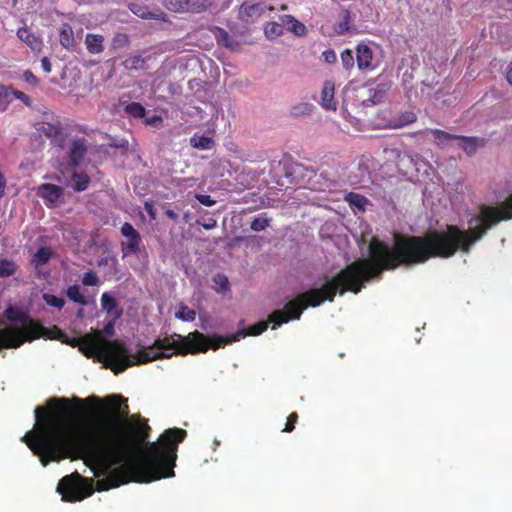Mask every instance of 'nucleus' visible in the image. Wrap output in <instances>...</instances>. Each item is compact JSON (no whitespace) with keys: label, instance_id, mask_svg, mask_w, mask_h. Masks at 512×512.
Listing matches in <instances>:
<instances>
[{"label":"nucleus","instance_id":"obj_23","mask_svg":"<svg viewBox=\"0 0 512 512\" xmlns=\"http://www.w3.org/2000/svg\"><path fill=\"white\" fill-rule=\"evenodd\" d=\"M213 144H214L213 138L205 136V135L194 134L190 138V145L193 148L206 150V149H211Z\"/></svg>","mask_w":512,"mask_h":512},{"label":"nucleus","instance_id":"obj_36","mask_svg":"<svg viewBox=\"0 0 512 512\" xmlns=\"http://www.w3.org/2000/svg\"><path fill=\"white\" fill-rule=\"evenodd\" d=\"M126 113L134 118H143L146 114L145 108L138 102H131L125 107Z\"/></svg>","mask_w":512,"mask_h":512},{"label":"nucleus","instance_id":"obj_10","mask_svg":"<svg viewBox=\"0 0 512 512\" xmlns=\"http://www.w3.org/2000/svg\"><path fill=\"white\" fill-rule=\"evenodd\" d=\"M264 8L260 3L242 4L239 10L240 19L246 23H253L263 14Z\"/></svg>","mask_w":512,"mask_h":512},{"label":"nucleus","instance_id":"obj_15","mask_svg":"<svg viewBox=\"0 0 512 512\" xmlns=\"http://www.w3.org/2000/svg\"><path fill=\"white\" fill-rule=\"evenodd\" d=\"M335 86L332 81H326L321 91V105L326 110H336V101L334 100Z\"/></svg>","mask_w":512,"mask_h":512},{"label":"nucleus","instance_id":"obj_38","mask_svg":"<svg viewBox=\"0 0 512 512\" xmlns=\"http://www.w3.org/2000/svg\"><path fill=\"white\" fill-rule=\"evenodd\" d=\"M42 298L46 302V304L51 307L62 309L65 305V300L62 297H58L53 294L44 293L42 295Z\"/></svg>","mask_w":512,"mask_h":512},{"label":"nucleus","instance_id":"obj_43","mask_svg":"<svg viewBox=\"0 0 512 512\" xmlns=\"http://www.w3.org/2000/svg\"><path fill=\"white\" fill-rule=\"evenodd\" d=\"M82 283L85 286H96L99 284V277L93 271H88L84 273L82 277Z\"/></svg>","mask_w":512,"mask_h":512},{"label":"nucleus","instance_id":"obj_8","mask_svg":"<svg viewBox=\"0 0 512 512\" xmlns=\"http://www.w3.org/2000/svg\"><path fill=\"white\" fill-rule=\"evenodd\" d=\"M121 234L128 238L126 244L122 243V252L126 255H137L140 252L142 237L129 222H125L120 228Z\"/></svg>","mask_w":512,"mask_h":512},{"label":"nucleus","instance_id":"obj_7","mask_svg":"<svg viewBox=\"0 0 512 512\" xmlns=\"http://www.w3.org/2000/svg\"><path fill=\"white\" fill-rule=\"evenodd\" d=\"M285 177L288 183L294 186H306L310 184V180L316 175L312 168L301 163H292L285 167Z\"/></svg>","mask_w":512,"mask_h":512},{"label":"nucleus","instance_id":"obj_4","mask_svg":"<svg viewBox=\"0 0 512 512\" xmlns=\"http://www.w3.org/2000/svg\"><path fill=\"white\" fill-rule=\"evenodd\" d=\"M3 316L10 322L20 323L22 327L0 329V350L19 348L25 342H32L49 334L42 324L29 316L28 311L9 305Z\"/></svg>","mask_w":512,"mask_h":512},{"label":"nucleus","instance_id":"obj_35","mask_svg":"<svg viewBox=\"0 0 512 512\" xmlns=\"http://www.w3.org/2000/svg\"><path fill=\"white\" fill-rule=\"evenodd\" d=\"M163 5L174 13H184L187 10L185 0H163Z\"/></svg>","mask_w":512,"mask_h":512},{"label":"nucleus","instance_id":"obj_6","mask_svg":"<svg viewBox=\"0 0 512 512\" xmlns=\"http://www.w3.org/2000/svg\"><path fill=\"white\" fill-rule=\"evenodd\" d=\"M85 479L77 472L64 476L58 483L57 491L66 502H76L92 495V490L84 483Z\"/></svg>","mask_w":512,"mask_h":512},{"label":"nucleus","instance_id":"obj_5","mask_svg":"<svg viewBox=\"0 0 512 512\" xmlns=\"http://www.w3.org/2000/svg\"><path fill=\"white\" fill-rule=\"evenodd\" d=\"M512 219V194L500 204L499 207H494L490 205H481L479 207V213L475 217V221L478 224L475 226V230L480 226L490 225L488 228H485V234L492 227L497 225L503 220Z\"/></svg>","mask_w":512,"mask_h":512},{"label":"nucleus","instance_id":"obj_39","mask_svg":"<svg viewBox=\"0 0 512 512\" xmlns=\"http://www.w3.org/2000/svg\"><path fill=\"white\" fill-rule=\"evenodd\" d=\"M213 282L216 285L215 290L218 293H223L229 289L228 278L223 274H217L213 278Z\"/></svg>","mask_w":512,"mask_h":512},{"label":"nucleus","instance_id":"obj_49","mask_svg":"<svg viewBox=\"0 0 512 512\" xmlns=\"http://www.w3.org/2000/svg\"><path fill=\"white\" fill-rule=\"evenodd\" d=\"M144 209L152 220L156 219V210L152 202H145Z\"/></svg>","mask_w":512,"mask_h":512},{"label":"nucleus","instance_id":"obj_12","mask_svg":"<svg viewBox=\"0 0 512 512\" xmlns=\"http://www.w3.org/2000/svg\"><path fill=\"white\" fill-rule=\"evenodd\" d=\"M87 153V147L82 139H76L72 142L69 150V165L77 167Z\"/></svg>","mask_w":512,"mask_h":512},{"label":"nucleus","instance_id":"obj_58","mask_svg":"<svg viewBox=\"0 0 512 512\" xmlns=\"http://www.w3.org/2000/svg\"><path fill=\"white\" fill-rule=\"evenodd\" d=\"M53 330L57 331V332H60V330L58 329V327H54Z\"/></svg>","mask_w":512,"mask_h":512},{"label":"nucleus","instance_id":"obj_42","mask_svg":"<svg viewBox=\"0 0 512 512\" xmlns=\"http://www.w3.org/2000/svg\"><path fill=\"white\" fill-rule=\"evenodd\" d=\"M341 62L345 69L349 70L354 66V55L350 49H345L341 53Z\"/></svg>","mask_w":512,"mask_h":512},{"label":"nucleus","instance_id":"obj_26","mask_svg":"<svg viewBox=\"0 0 512 512\" xmlns=\"http://www.w3.org/2000/svg\"><path fill=\"white\" fill-rule=\"evenodd\" d=\"M430 133L432 134L434 141L438 146H443L448 141L457 140V138H458V135L450 134V133L440 130V129H431Z\"/></svg>","mask_w":512,"mask_h":512},{"label":"nucleus","instance_id":"obj_50","mask_svg":"<svg viewBox=\"0 0 512 512\" xmlns=\"http://www.w3.org/2000/svg\"><path fill=\"white\" fill-rule=\"evenodd\" d=\"M416 121V115L413 112H407L403 115L402 125H408Z\"/></svg>","mask_w":512,"mask_h":512},{"label":"nucleus","instance_id":"obj_47","mask_svg":"<svg viewBox=\"0 0 512 512\" xmlns=\"http://www.w3.org/2000/svg\"><path fill=\"white\" fill-rule=\"evenodd\" d=\"M322 55H323V58H324L325 62H327L329 64L334 63L336 61V59H337L336 53L332 49L325 50L322 53Z\"/></svg>","mask_w":512,"mask_h":512},{"label":"nucleus","instance_id":"obj_25","mask_svg":"<svg viewBox=\"0 0 512 512\" xmlns=\"http://www.w3.org/2000/svg\"><path fill=\"white\" fill-rule=\"evenodd\" d=\"M14 99L12 86H0V112L5 111Z\"/></svg>","mask_w":512,"mask_h":512},{"label":"nucleus","instance_id":"obj_3","mask_svg":"<svg viewBox=\"0 0 512 512\" xmlns=\"http://www.w3.org/2000/svg\"><path fill=\"white\" fill-rule=\"evenodd\" d=\"M70 345L78 347L88 358L98 356L101 360L105 361L106 367L110 368L116 375L134 365L146 364L154 360L171 357L167 350H158L154 343L151 346L143 347L136 354L131 355L122 341H109L102 336L99 330H94L92 333L85 334L79 338H73Z\"/></svg>","mask_w":512,"mask_h":512},{"label":"nucleus","instance_id":"obj_54","mask_svg":"<svg viewBox=\"0 0 512 512\" xmlns=\"http://www.w3.org/2000/svg\"><path fill=\"white\" fill-rule=\"evenodd\" d=\"M6 187V179L3 175V173L0 171V198L4 195Z\"/></svg>","mask_w":512,"mask_h":512},{"label":"nucleus","instance_id":"obj_16","mask_svg":"<svg viewBox=\"0 0 512 512\" xmlns=\"http://www.w3.org/2000/svg\"><path fill=\"white\" fill-rule=\"evenodd\" d=\"M102 308L115 319H118L123 314V309L119 307L117 300L109 293L105 292L101 296Z\"/></svg>","mask_w":512,"mask_h":512},{"label":"nucleus","instance_id":"obj_59","mask_svg":"<svg viewBox=\"0 0 512 512\" xmlns=\"http://www.w3.org/2000/svg\"><path fill=\"white\" fill-rule=\"evenodd\" d=\"M286 9V6L285 5H282L281 6V10H285Z\"/></svg>","mask_w":512,"mask_h":512},{"label":"nucleus","instance_id":"obj_37","mask_svg":"<svg viewBox=\"0 0 512 512\" xmlns=\"http://www.w3.org/2000/svg\"><path fill=\"white\" fill-rule=\"evenodd\" d=\"M176 317L183 321L191 322L195 320L196 312L185 305H181L179 310L176 312Z\"/></svg>","mask_w":512,"mask_h":512},{"label":"nucleus","instance_id":"obj_60","mask_svg":"<svg viewBox=\"0 0 512 512\" xmlns=\"http://www.w3.org/2000/svg\"><path fill=\"white\" fill-rule=\"evenodd\" d=\"M297 109H298L297 107H295V108H294V112H293L294 114H297V113H298V112L296 111Z\"/></svg>","mask_w":512,"mask_h":512},{"label":"nucleus","instance_id":"obj_21","mask_svg":"<svg viewBox=\"0 0 512 512\" xmlns=\"http://www.w3.org/2000/svg\"><path fill=\"white\" fill-rule=\"evenodd\" d=\"M146 58L140 53H131L122 61L121 65L126 70H140L146 68Z\"/></svg>","mask_w":512,"mask_h":512},{"label":"nucleus","instance_id":"obj_17","mask_svg":"<svg viewBox=\"0 0 512 512\" xmlns=\"http://www.w3.org/2000/svg\"><path fill=\"white\" fill-rule=\"evenodd\" d=\"M104 36L88 33L85 37V46L90 54H100L104 51Z\"/></svg>","mask_w":512,"mask_h":512},{"label":"nucleus","instance_id":"obj_14","mask_svg":"<svg viewBox=\"0 0 512 512\" xmlns=\"http://www.w3.org/2000/svg\"><path fill=\"white\" fill-rule=\"evenodd\" d=\"M17 37L27 44L32 50L39 51L43 45L42 40L37 37L28 27H21L17 31Z\"/></svg>","mask_w":512,"mask_h":512},{"label":"nucleus","instance_id":"obj_40","mask_svg":"<svg viewBox=\"0 0 512 512\" xmlns=\"http://www.w3.org/2000/svg\"><path fill=\"white\" fill-rule=\"evenodd\" d=\"M112 44L114 48L127 47L130 44V38L126 33H116L113 37Z\"/></svg>","mask_w":512,"mask_h":512},{"label":"nucleus","instance_id":"obj_13","mask_svg":"<svg viewBox=\"0 0 512 512\" xmlns=\"http://www.w3.org/2000/svg\"><path fill=\"white\" fill-rule=\"evenodd\" d=\"M357 66L360 70H365L372 66L373 51L366 44H359L356 48Z\"/></svg>","mask_w":512,"mask_h":512},{"label":"nucleus","instance_id":"obj_27","mask_svg":"<svg viewBox=\"0 0 512 512\" xmlns=\"http://www.w3.org/2000/svg\"><path fill=\"white\" fill-rule=\"evenodd\" d=\"M72 180L74 183V189L76 191H84L88 188V184L90 183V178L85 172H74L72 175Z\"/></svg>","mask_w":512,"mask_h":512},{"label":"nucleus","instance_id":"obj_9","mask_svg":"<svg viewBox=\"0 0 512 512\" xmlns=\"http://www.w3.org/2000/svg\"><path fill=\"white\" fill-rule=\"evenodd\" d=\"M129 10L139 18L145 20H160L168 22V17L165 12L159 7H149L148 5L140 2L130 3Z\"/></svg>","mask_w":512,"mask_h":512},{"label":"nucleus","instance_id":"obj_46","mask_svg":"<svg viewBox=\"0 0 512 512\" xmlns=\"http://www.w3.org/2000/svg\"><path fill=\"white\" fill-rule=\"evenodd\" d=\"M195 198H196V199H197L201 204H203V205H205V206H209V207H210V206H213V205L216 203V201H215V200H213V199L211 198V196H210V195H205V194H196V195H195Z\"/></svg>","mask_w":512,"mask_h":512},{"label":"nucleus","instance_id":"obj_32","mask_svg":"<svg viewBox=\"0 0 512 512\" xmlns=\"http://www.w3.org/2000/svg\"><path fill=\"white\" fill-rule=\"evenodd\" d=\"M51 257H52V251L49 247H40L33 257V262L37 266L44 265L47 262H49Z\"/></svg>","mask_w":512,"mask_h":512},{"label":"nucleus","instance_id":"obj_52","mask_svg":"<svg viewBox=\"0 0 512 512\" xmlns=\"http://www.w3.org/2000/svg\"><path fill=\"white\" fill-rule=\"evenodd\" d=\"M202 227L206 230H211L216 227L217 221L214 218H208L206 221L201 223Z\"/></svg>","mask_w":512,"mask_h":512},{"label":"nucleus","instance_id":"obj_34","mask_svg":"<svg viewBox=\"0 0 512 512\" xmlns=\"http://www.w3.org/2000/svg\"><path fill=\"white\" fill-rule=\"evenodd\" d=\"M17 265L12 260L0 259V278L9 277L15 274Z\"/></svg>","mask_w":512,"mask_h":512},{"label":"nucleus","instance_id":"obj_33","mask_svg":"<svg viewBox=\"0 0 512 512\" xmlns=\"http://www.w3.org/2000/svg\"><path fill=\"white\" fill-rule=\"evenodd\" d=\"M270 223L271 219L267 217L266 213H262L258 217L254 218L251 222L250 228L255 232H260L269 227Z\"/></svg>","mask_w":512,"mask_h":512},{"label":"nucleus","instance_id":"obj_53","mask_svg":"<svg viewBox=\"0 0 512 512\" xmlns=\"http://www.w3.org/2000/svg\"><path fill=\"white\" fill-rule=\"evenodd\" d=\"M101 333L102 334L104 333L107 336H112L114 334V322L109 321L108 323H106L103 328V332H101Z\"/></svg>","mask_w":512,"mask_h":512},{"label":"nucleus","instance_id":"obj_11","mask_svg":"<svg viewBox=\"0 0 512 512\" xmlns=\"http://www.w3.org/2000/svg\"><path fill=\"white\" fill-rule=\"evenodd\" d=\"M457 140L460 141V147L468 156L474 155L478 148L484 147L487 143L486 139L475 136L458 135Z\"/></svg>","mask_w":512,"mask_h":512},{"label":"nucleus","instance_id":"obj_18","mask_svg":"<svg viewBox=\"0 0 512 512\" xmlns=\"http://www.w3.org/2000/svg\"><path fill=\"white\" fill-rule=\"evenodd\" d=\"M59 42L61 46L67 50H73V48L75 47L76 40L74 37L73 28L70 24H62L59 31Z\"/></svg>","mask_w":512,"mask_h":512},{"label":"nucleus","instance_id":"obj_30","mask_svg":"<svg viewBox=\"0 0 512 512\" xmlns=\"http://www.w3.org/2000/svg\"><path fill=\"white\" fill-rule=\"evenodd\" d=\"M37 129L49 138L57 137L61 133V127L59 124H52L48 122L40 123Z\"/></svg>","mask_w":512,"mask_h":512},{"label":"nucleus","instance_id":"obj_28","mask_svg":"<svg viewBox=\"0 0 512 512\" xmlns=\"http://www.w3.org/2000/svg\"><path fill=\"white\" fill-rule=\"evenodd\" d=\"M345 199L351 206L362 211L365 210V207L368 204V199L365 196L355 192L348 193Z\"/></svg>","mask_w":512,"mask_h":512},{"label":"nucleus","instance_id":"obj_20","mask_svg":"<svg viewBox=\"0 0 512 512\" xmlns=\"http://www.w3.org/2000/svg\"><path fill=\"white\" fill-rule=\"evenodd\" d=\"M281 22L284 26L287 27V30L294 33L297 36H304L307 33V29L303 23L298 21L292 15H284L280 18Z\"/></svg>","mask_w":512,"mask_h":512},{"label":"nucleus","instance_id":"obj_41","mask_svg":"<svg viewBox=\"0 0 512 512\" xmlns=\"http://www.w3.org/2000/svg\"><path fill=\"white\" fill-rule=\"evenodd\" d=\"M216 37L218 43L225 47L231 48L234 44L233 38L224 29H218Z\"/></svg>","mask_w":512,"mask_h":512},{"label":"nucleus","instance_id":"obj_56","mask_svg":"<svg viewBox=\"0 0 512 512\" xmlns=\"http://www.w3.org/2000/svg\"><path fill=\"white\" fill-rule=\"evenodd\" d=\"M507 81L512 85V67H510L506 72Z\"/></svg>","mask_w":512,"mask_h":512},{"label":"nucleus","instance_id":"obj_57","mask_svg":"<svg viewBox=\"0 0 512 512\" xmlns=\"http://www.w3.org/2000/svg\"><path fill=\"white\" fill-rule=\"evenodd\" d=\"M376 95H374V98L372 99L373 104H376L379 100L375 99Z\"/></svg>","mask_w":512,"mask_h":512},{"label":"nucleus","instance_id":"obj_29","mask_svg":"<svg viewBox=\"0 0 512 512\" xmlns=\"http://www.w3.org/2000/svg\"><path fill=\"white\" fill-rule=\"evenodd\" d=\"M283 23L269 22L264 27V33L267 38L275 39L283 34Z\"/></svg>","mask_w":512,"mask_h":512},{"label":"nucleus","instance_id":"obj_44","mask_svg":"<svg viewBox=\"0 0 512 512\" xmlns=\"http://www.w3.org/2000/svg\"><path fill=\"white\" fill-rule=\"evenodd\" d=\"M298 421V414L296 412H292L288 418L287 422L285 424V427L283 428V432L290 433L295 429V424Z\"/></svg>","mask_w":512,"mask_h":512},{"label":"nucleus","instance_id":"obj_55","mask_svg":"<svg viewBox=\"0 0 512 512\" xmlns=\"http://www.w3.org/2000/svg\"><path fill=\"white\" fill-rule=\"evenodd\" d=\"M165 214L171 220H177V218H178V214L174 210H171V209L166 210Z\"/></svg>","mask_w":512,"mask_h":512},{"label":"nucleus","instance_id":"obj_19","mask_svg":"<svg viewBox=\"0 0 512 512\" xmlns=\"http://www.w3.org/2000/svg\"><path fill=\"white\" fill-rule=\"evenodd\" d=\"M39 195L54 203L63 195V188L51 183H44L39 187Z\"/></svg>","mask_w":512,"mask_h":512},{"label":"nucleus","instance_id":"obj_51","mask_svg":"<svg viewBox=\"0 0 512 512\" xmlns=\"http://www.w3.org/2000/svg\"><path fill=\"white\" fill-rule=\"evenodd\" d=\"M41 67L45 73H50L52 71V65L50 59L48 57H43L41 59Z\"/></svg>","mask_w":512,"mask_h":512},{"label":"nucleus","instance_id":"obj_48","mask_svg":"<svg viewBox=\"0 0 512 512\" xmlns=\"http://www.w3.org/2000/svg\"><path fill=\"white\" fill-rule=\"evenodd\" d=\"M23 78L26 82L30 84L36 85L38 83L37 77L30 70H26L23 73Z\"/></svg>","mask_w":512,"mask_h":512},{"label":"nucleus","instance_id":"obj_45","mask_svg":"<svg viewBox=\"0 0 512 512\" xmlns=\"http://www.w3.org/2000/svg\"><path fill=\"white\" fill-rule=\"evenodd\" d=\"M14 99L20 100L24 105L30 107L32 105V99L26 93L13 88Z\"/></svg>","mask_w":512,"mask_h":512},{"label":"nucleus","instance_id":"obj_2","mask_svg":"<svg viewBox=\"0 0 512 512\" xmlns=\"http://www.w3.org/2000/svg\"><path fill=\"white\" fill-rule=\"evenodd\" d=\"M458 251V226L447 225L443 231H430L422 236L396 235L393 247L373 238L369 244V259H358L341 269L336 275L327 278L320 288L310 289L288 301L283 310L269 314L267 321H260L233 334L206 336L199 331L186 336L174 333L157 338L154 346L167 350L168 354L188 355L214 351L246 336H258L265 332L268 324L275 329L290 320L300 319L308 307H317L324 301L333 302L337 293L358 294L372 279L378 278L383 270H393L400 266L412 267L424 264L432 258H450Z\"/></svg>","mask_w":512,"mask_h":512},{"label":"nucleus","instance_id":"obj_24","mask_svg":"<svg viewBox=\"0 0 512 512\" xmlns=\"http://www.w3.org/2000/svg\"><path fill=\"white\" fill-rule=\"evenodd\" d=\"M66 295L71 301L78 303L82 306L88 304L86 297L81 293L80 287L77 284L69 286L66 290Z\"/></svg>","mask_w":512,"mask_h":512},{"label":"nucleus","instance_id":"obj_31","mask_svg":"<svg viewBox=\"0 0 512 512\" xmlns=\"http://www.w3.org/2000/svg\"><path fill=\"white\" fill-rule=\"evenodd\" d=\"M186 1V12L200 13L207 9L211 5L210 0H185Z\"/></svg>","mask_w":512,"mask_h":512},{"label":"nucleus","instance_id":"obj_1","mask_svg":"<svg viewBox=\"0 0 512 512\" xmlns=\"http://www.w3.org/2000/svg\"><path fill=\"white\" fill-rule=\"evenodd\" d=\"M95 396L85 400L74 397L51 398L50 409H35L36 423L22 438L43 466L67 458L77 448L83 457L103 468L105 478L96 483L97 491H106L130 481L150 483L174 476L178 445L187 431L181 428L166 429L155 442H149L151 427L147 419L132 415L123 419L117 416L120 395L104 399L112 417L85 429L76 437L74 422L85 413V405L98 402Z\"/></svg>","mask_w":512,"mask_h":512},{"label":"nucleus","instance_id":"obj_22","mask_svg":"<svg viewBox=\"0 0 512 512\" xmlns=\"http://www.w3.org/2000/svg\"><path fill=\"white\" fill-rule=\"evenodd\" d=\"M353 19L348 10H344L342 13V18L339 22H337L334 26V30L338 35H344L350 32L352 28Z\"/></svg>","mask_w":512,"mask_h":512}]
</instances>
